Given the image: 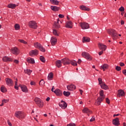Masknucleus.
<instances>
[{"mask_svg":"<svg viewBox=\"0 0 126 126\" xmlns=\"http://www.w3.org/2000/svg\"><path fill=\"white\" fill-rule=\"evenodd\" d=\"M61 62L62 63L64 64V65H66V64H69V63H71L72 65H73L74 66H76V65H77V63H76V61H71L67 58L62 59Z\"/></svg>","mask_w":126,"mask_h":126,"instance_id":"nucleus-1","label":"nucleus"},{"mask_svg":"<svg viewBox=\"0 0 126 126\" xmlns=\"http://www.w3.org/2000/svg\"><path fill=\"white\" fill-rule=\"evenodd\" d=\"M100 96L98 97L95 101V105L99 106L101 104V102L105 99V95L104 94V91L101 90L99 92Z\"/></svg>","mask_w":126,"mask_h":126,"instance_id":"nucleus-2","label":"nucleus"},{"mask_svg":"<svg viewBox=\"0 0 126 126\" xmlns=\"http://www.w3.org/2000/svg\"><path fill=\"white\" fill-rule=\"evenodd\" d=\"M107 32L109 35L112 36L113 40H116V38L118 37V33H117L116 30L111 29L108 30Z\"/></svg>","mask_w":126,"mask_h":126,"instance_id":"nucleus-3","label":"nucleus"},{"mask_svg":"<svg viewBox=\"0 0 126 126\" xmlns=\"http://www.w3.org/2000/svg\"><path fill=\"white\" fill-rule=\"evenodd\" d=\"M15 117L19 120H22L25 118V114L22 111H16L14 114Z\"/></svg>","mask_w":126,"mask_h":126,"instance_id":"nucleus-4","label":"nucleus"},{"mask_svg":"<svg viewBox=\"0 0 126 126\" xmlns=\"http://www.w3.org/2000/svg\"><path fill=\"white\" fill-rule=\"evenodd\" d=\"M34 102L39 108H42L44 106V102H43L41 99L38 97H36L34 99Z\"/></svg>","mask_w":126,"mask_h":126,"instance_id":"nucleus-5","label":"nucleus"},{"mask_svg":"<svg viewBox=\"0 0 126 126\" xmlns=\"http://www.w3.org/2000/svg\"><path fill=\"white\" fill-rule=\"evenodd\" d=\"M34 47H35V48H37V49H39L41 52H46V49L44 48V47L41 45V44L38 42L34 43Z\"/></svg>","mask_w":126,"mask_h":126,"instance_id":"nucleus-6","label":"nucleus"},{"mask_svg":"<svg viewBox=\"0 0 126 126\" xmlns=\"http://www.w3.org/2000/svg\"><path fill=\"white\" fill-rule=\"evenodd\" d=\"M29 26L33 29H36L37 27V23L34 21H30L29 23Z\"/></svg>","mask_w":126,"mask_h":126,"instance_id":"nucleus-7","label":"nucleus"},{"mask_svg":"<svg viewBox=\"0 0 126 126\" xmlns=\"http://www.w3.org/2000/svg\"><path fill=\"white\" fill-rule=\"evenodd\" d=\"M82 56L87 60H88V61H91L92 60V58H91L90 55L87 52H83L82 53Z\"/></svg>","mask_w":126,"mask_h":126,"instance_id":"nucleus-8","label":"nucleus"},{"mask_svg":"<svg viewBox=\"0 0 126 126\" xmlns=\"http://www.w3.org/2000/svg\"><path fill=\"white\" fill-rule=\"evenodd\" d=\"M80 26H81L82 29L85 30L89 28V24L87 23H80Z\"/></svg>","mask_w":126,"mask_h":126,"instance_id":"nucleus-9","label":"nucleus"},{"mask_svg":"<svg viewBox=\"0 0 126 126\" xmlns=\"http://www.w3.org/2000/svg\"><path fill=\"white\" fill-rule=\"evenodd\" d=\"M11 53L14 55H18L19 54V50L16 47L12 48L10 50Z\"/></svg>","mask_w":126,"mask_h":126,"instance_id":"nucleus-10","label":"nucleus"},{"mask_svg":"<svg viewBox=\"0 0 126 126\" xmlns=\"http://www.w3.org/2000/svg\"><path fill=\"white\" fill-rule=\"evenodd\" d=\"M31 57H34V56H37L39 54V51L37 50H32L29 53Z\"/></svg>","mask_w":126,"mask_h":126,"instance_id":"nucleus-11","label":"nucleus"},{"mask_svg":"<svg viewBox=\"0 0 126 126\" xmlns=\"http://www.w3.org/2000/svg\"><path fill=\"white\" fill-rule=\"evenodd\" d=\"M5 81L7 85H8L9 86H12V85H13V81L11 79L7 78L5 79Z\"/></svg>","mask_w":126,"mask_h":126,"instance_id":"nucleus-12","label":"nucleus"},{"mask_svg":"<svg viewBox=\"0 0 126 126\" xmlns=\"http://www.w3.org/2000/svg\"><path fill=\"white\" fill-rule=\"evenodd\" d=\"M98 47L100 50H102V51H106L107 49V46L101 43H98Z\"/></svg>","mask_w":126,"mask_h":126,"instance_id":"nucleus-13","label":"nucleus"},{"mask_svg":"<svg viewBox=\"0 0 126 126\" xmlns=\"http://www.w3.org/2000/svg\"><path fill=\"white\" fill-rule=\"evenodd\" d=\"M59 106L61 107L62 109H65L66 107H67V104L64 101L62 100L61 101V102L59 103Z\"/></svg>","mask_w":126,"mask_h":126,"instance_id":"nucleus-14","label":"nucleus"},{"mask_svg":"<svg viewBox=\"0 0 126 126\" xmlns=\"http://www.w3.org/2000/svg\"><path fill=\"white\" fill-rule=\"evenodd\" d=\"M58 40L57 38L52 36L51 39V43L52 46H55L56 44H57Z\"/></svg>","mask_w":126,"mask_h":126,"instance_id":"nucleus-15","label":"nucleus"},{"mask_svg":"<svg viewBox=\"0 0 126 126\" xmlns=\"http://www.w3.org/2000/svg\"><path fill=\"white\" fill-rule=\"evenodd\" d=\"M54 92L57 96H62L63 95V92L59 89H56Z\"/></svg>","mask_w":126,"mask_h":126,"instance_id":"nucleus-16","label":"nucleus"},{"mask_svg":"<svg viewBox=\"0 0 126 126\" xmlns=\"http://www.w3.org/2000/svg\"><path fill=\"white\" fill-rule=\"evenodd\" d=\"M76 87L73 84H71L70 85L67 86V89L70 91H72L75 89Z\"/></svg>","mask_w":126,"mask_h":126,"instance_id":"nucleus-17","label":"nucleus"},{"mask_svg":"<svg viewBox=\"0 0 126 126\" xmlns=\"http://www.w3.org/2000/svg\"><path fill=\"white\" fill-rule=\"evenodd\" d=\"M66 28H70L71 29L72 28V22L70 21H69L66 23L65 25Z\"/></svg>","mask_w":126,"mask_h":126,"instance_id":"nucleus-18","label":"nucleus"},{"mask_svg":"<svg viewBox=\"0 0 126 126\" xmlns=\"http://www.w3.org/2000/svg\"><path fill=\"white\" fill-rule=\"evenodd\" d=\"M113 124L114 126H120V121H119V118H117L113 120Z\"/></svg>","mask_w":126,"mask_h":126,"instance_id":"nucleus-19","label":"nucleus"},{"mask_svg":"<svg viewBox=\"0 0 126 126\" xmlns=\"http://www.w3.org/2000/svg\"><path fill=\"white\" fill-rule=\"evenodd\" d=\"M125 95V92L123 90H118V96L119 97H123Z\"/></svg>","mask_w":126,"mask_h":126,"instance_id":"nucleus-20","label":"nucleus"},{"mask_svg":"<svg viewBox=\"0 0 126 126\" xmlns=\"http://www.w3.org/2000/svg\"><path fill=\"white\" fill-rule=\"evenodd\" d=\"M80 8L82 10H85L86 11H90V8H89V7H86V6H84V5L80 6Z\"/></svg>","mask_w":126,"mask_h":126,"instance_id":"nucleus-21","label":"nucleus"},{"mask_svg":"<svg viewBox=\"0 0 126 126\" xmlns=\"http://www.w3.org/2000/svg\"><path fill=\"white\" fill-rule=\"evenodd\" d=\"M62 63V61H60V60H57L55 62L56 66H57V67H58L59 68H60V67H61Z\"/></svg>","mask_w":126,"mask_h":126,"instance_id":"nucleus-22","label":"nucleus"},{"mask_svg":"<svg viewBox=\"0 0 126 126\" xmlns=\"http://www.w3.org/2000/svg\"><path fill=\"white\" fill-rule=\"evenodd\" d=\"M82 42L83 43H89V42H90V38H89V37L84 36L82 38Z\"/></svg>","mask_w":126,"mask_h":126,"instance_id":"nucleus-23","label":"nucleus"},{"mask_svg":"<svg viewBox=\"0 0 126 126\" xmlns=\"http://www.w3.org/2000/svg\"><path fill=\"white\" fill-rule=\"evenodd\" d=\"M21 88L23 92H25V93H27V92H28V89H27V87L26 86H21Z\"/></svg>","mask_w":126,"mask_h":126,"instance_id":"nucleus-24","label":"nucleus"},{"mask_svg":"<svg viewBox=\"0 0 126 126\" xmlns=\"http://www.w3.org/2000/svg\"><path fill=\"white\" fill-rule=\"evenodd\" d=\"M2 60L3 62H12V59L6 56L3 57Z\"/></svg>","mask_w":126,"mask_h":126,"instance_id":"nucleus-25","label":"nucleus"},{"mask_svg":"<svg viewBox=\"0 0 126 126\" xmlns=\"http://www.w3.org/2000/svg\"><path fill=\"white\" fill-rule=\"evenodd\" d=\"M50 1L52 4L55 5H59V3H60V1H58V0H50Z\"/></svg>","mask_w":126,"mask_h":126,"instance_id":"nucleus-26","label":"nucleus"},{"mask_svg":"<svg viewBox=\"0 0 126 126\" xmlns=\"http://www.w3.org/2000/svg\"><path fill=\"white\" fill-rule=\"evenodd\" d=\"M83 113L84 114H89V113H91V111L89 110L88 108L85 107L82 110Z\"/></svg>","mask_w":126,"mask_h":126,"instance_id":"nucleus-27","label":"nucleus"},{"mask_svg":"<svg viewBox=\"0 0 126 126\" xmlns=\"http://www.w3.org/2000/svg\"><path fill=\"white\" fill-rule=\"evenodd\" d=\"M51 8L53 11H58L60 10V7H57V6H51Z\"/></svg>","mask_w":126,"mask_h":126,"instance_id":"nucleus-28","label":"nucleus"},{"mask_svg":"<svg viewBox=\"0 0 126 126\" xmlns=\"http://www.w3.org/2000/svg\"><path fill=\"white\" fill-rule=\"evenodd\" d=\"M27 61L28 63H35V61L31 58H28Z\"/></svg>","mask_w":126,"mask_h":126,"instance_id":"nucleus-29","label":"nucleus"},{"mask_svg":"<svg viewBox=\"0 0 126 126\" xmlns=\"http://www.w3.org/2000/svg\"><path fill=\"white\" fill-rule=\"evenodd\" d=\"M59 20H58V22H55L54 23V26L55 27V28L58 29V28H60V27H61V26L60 25V23H59Z\"/></svg>","mask_w":126,"mask_h":126,"instance_id":"nucleus-30","label":"nucleus"},{"mask_svg":"<svg viewBox=\"0 0 126 126\" xmlns=\"http://www.w3.org/2000/svg\"><path fill=\"white\" fill-rule=\"evenodd\" d=\"M109 67V66L107 64H104L103 65L101 66V68L103 69V71H105V69H107Z\"/></svg>","mask_w":126,"mask_h":126,"instance_id":"nucleus-31","label":"nucleus"},{"mask_svg":"<svg viewBox=\"0 0 126 126\" xmlns=\"http://www.w3.org/2000/svg\"><path fill=\"white\" fill-rule=\"evenodd\" d=\"M100 86L102 89H104V90H107L108 89V86H107L105 84L102 83L101 85H100Z\"/></svg>","mask_w":126,"mask_h":126,"instance_id":"nucleus-32","label":"nucleus"},{"mask_svg":"<svg viewBox=\"0 0 126 126\" xmlns=\"http://www.w3.org/2000/svg\"><path fill=\"white\" fill-rule=\"evenodd\" d=\"M8 7L9 8H15L16 7V5L15 4H9L8 5Z\"/></svg>","mask_w":126,"mask_h":126,"instance_id":"nucleus-33","label":"nucleus"},{"mask_svg":"<svg viewBox=\"0 0 126 126\" xmlns=\"http://www.w3.org/2000/svg\"><path fill=\"white\" fill-rule=\"evenodd\" d=\"M53 76H54V75L52 74V73H50V74H49L48 76V80H52Z\"/></svg>","mask_w":126,"mask_h":126,"instance_id":"nucleus-34","label":"nucleus"},{"mask_svg":"<svg viewBox=\"0 0 126 126\" xmlns=\"http://www.w3.org/2000/svg\"><path fill=\"white\" fill-rule=\"evenodd\" d=\"M63 94L66 97H68V96H69V95H70V92L64 91L63 93Z\"/></svg>","mask_w":126,"mask_h":126,"instance_id":"nucleus-35","label":"nucleus"},{"mask_svg":"<svg viewBox=\"0 0 126 126\" xmlns=\"http://www.w3.org/2000/svg\"><path fill=\"white\" fill-rule=\"evenodd\" d=\"M53 34L55 35V36H59L60 32L58 31H57V30H54L53 31Z\"/></svg>","mask_w":126,"mask_h":126,"instance_id":"nucleus-36","label":"nucleus"},{"mask_svg":"<svg viewBox=\"0 0 126 126\" xmlns=\"http://www.w3.org/2000/svg\"><path fill=\"white\" fill-rule=\"evenodd\" d=\"M25 73H27V74H29V75H30L31 74V72H32V71L30 69H26L25 70Z\"/></svg>","mask_w":126,"mask_h":126,"instance_id":"nucleus-37","label":"nucleus"},{"mask_svg":"<svg viewBox=\"0 0 126 126\" xmlns=\"http://www.w3.org/2000/svg\"><path fill=\"white\" fill-rule=\"evenodd\" d=\"M40 60L41 62L42 63H45L46 62V60H45V58L43 56H40Z\"/></svg>","mask_w":126,"mask_h":126,"instance_id":"nucleus-38","label":"nucleus"},{"mask_svg":"<svg viewBox=\"0 0 126 126\" xmlns=\"http://www.w3.org/2000/svg\"><path fill=\"white\" fill-rule=\"evenodd\" d=\"M18 41L20 43H22L23 44H25V45H26L27 44V42L24 41V40H23V39H19Z\"/></svg>","mask_w":126,"mask_h":126,"instance_id":"nucleus-39","label":"nucleus"},{"mask_svg":"<svg viewBox=\"0 0 126 126\" xmlns=\"http://www.w3.org/2000/svg\"><path fill=\"white\" fill-rule=\"evenodd\" d=\"M1 92L4 93L6 92V89H5V88H4V87L2 86L1 87Z\"/></svg>","mask_w":126,"mask_h":126,"instance_id":"nucleus-40","label":"nucleus"},{"mask_svg":"<svg viewBox=\"0 0 126 126\" xmlns=\"http://www.w3.org/2000/svg\"><path fill=\"white\" fill-rule=\"evenodd\" d=\"M15 28L16 30H18V29L20 28V26H19V25L16 24L15 25Z\"/></svg>","mask_w":126,"mask_h":126,"instance_id":"nucleus-41","label":"nucleus"},{"mask_svg":"<svg viewBox=\"0 0 126 126\" xmlns=\"http://www.w3.org/2000/svg\"><path fill=\"white\" fill-rule=\"evenodd\" d=\"M45 84V82L44 81V80H41L39 82V85H41V86H43Z\"/></svg>","mask_w":126,"mask_h":126,"instance_id":"nucleus-42","label":"nucleus"},{"mask_svg":"<svg viewBox=\"0 0 126 126\" xmlns=\"http://www.w3.org/2000/svg\"><path fill=\"white\" fill-rule=\"evenodd\" d=\"M119 10L120 11L123 12V11H125V8L123 6H121L119 9Z\"/></svg>","mask_w":126,"mask_h":126,"instance_id":"nucleus-43","label":"nucleus"},{"mask_svg":"<svg viewBox=\"0 0 126 126\" xmlns=\"http://www.w3.org/2000/svg\"><path fill=\"white\" fill-rule=\"evenodd\" d=\"M116 70H117V71H120V70H121L122 69V68H121L120 66H117L116 67Z\"/></svg>","mask_w":126,"mask_h":126,"instance_id":"nucleus-44","label":"nucleus"},{"mask_svg":"<svg viewBox=\"0 0 126 126\" xmlns=\"http://www.w3.org/2000/svg\"><path fill=\"white\" fill-rule=\"evenodd\" d=\"M8 101H9V100H8V99H3L2 100V103H3L4 104H5V103H7V102H8Z\"/></svg>","mask_w":126,"mask_h":126,"instance_id":"nucleus-45","label":"nucleus"},{"mask_svg":"<svg viewBox=\"0 0 126 126\" xmlns=\"http://www.w3.org/2000/svg\"><path fill=\"white\" fill-rule=\"evenodd\" d=\"M75 124L74 123H70L69 124H68L67 126H75Z\"/></svg>","mask_w":126,"mask_h":126,"instance_id":"nucleus-46","label":"nucleus"},{"mask_svg":"<svg viewBox=\"0 0 126 126\" xmlns=\"http://www.w3.org/2000/svg\"><path fill=\"white\" fill-rule=\"evenodd\" d=\"M98 82H99V84H100V85L102 84V79L100 78H99L98 79Z\"/></svg>","mask_w":126,"mask_h":126,"instance_id":"nucleus-47","label":"nucleus"},{"mask_svg":"<svg viewBox=\"0 0 126 126\" xmlns=\"http://www.w3.org/2000/svg\"><path fill=\"white\" fill-rule=\"evenodd\" d=\"M95 121V117L93 116L92 119L90 120V122H94Z\"/></svg>","mask_w":126,"mask_h":126,"instance_id":"nucleus-48","label":"nucleus"},{"mask_svg":"<svg viewBox=\"0 0 126 126\" xmlns=\"http://www.w3.org/2000/svg\"><path fill=\"white\" fill-rule=\"evenodd\" d=\"M59 17L60 18H63V17H64V16H63V14H59Z\"/></svg>","mask_w":126,"mask_h":126,"instance_id":"nucleus-49","label":"nucleus"},{"mask_svg":"<svg viewBox=\"0 0 126 126\" xmlns=\"http://www.w3.org/2000/svg\"><path fill=\"white\" fill-rule=\"evenodd\" d=\"M106 102L107 104H110V100L109 99V98H106Z\"/></svg>","mask_w":126,"mask_h":126,"instance_id":"nucleus-50","label":"nucleus"},{"mask_svg":"<svg viewBox=\"0 0 126 126\" xmlns=\"http://www.w3.org/2000/svg\"><path fill=\"white\" fill-rule=\"evenodd\" d=\"M31 85H35V82H34L33 81H32L31 82Z\"/></svg>","mask_w":126,"mask_h":126,"instance_id":"nucleus-51","label":"nucleus"},{"mask_svg":"<svg viewBox=\"0 0 126 126\" xmlns=\"http://www.w3.org/2000/svg\"><path fill=\"white\" fill-rule=\"evenodd\" d=\"M7 124L10 126H12V124H11V123H10V122H9V121H7Z\"/></svg>","mask_w":126,"mask_h":126,"instance_id":"nucleus-52","label":"nucleus"},{"mask_svg":"<svg viewBox=\"0 0 126 126\" xmlns=\"http://www.w3.org/2000/svg\"><path fill=\"white\" fill-rule=\"evenodd\" d=\"M103 53H104V52L102 50L101 51L99 52L98 53L99 56H101V55H102L103 54Z\"/></svg>","mask_w":126,"mask_h":126,"instance_id":"nucleus-53","label":"nucleus"},{"mask_svg":"<svg viewBox=\"0 0 126 126\" xmlns=\"http://www.w3.org/2000/svg\"><path fill=\"white\" fill-rule=\"evenodd\" d=\"M14 63H19V61H18V60H15L14 61Z\"/></svg>","mask_w":126,"mask_h":126,"instance_id":"nucleus-54","label":"nucleus"},{"mask_svg":"<svg viewBox=\"0 0 126 126\" xmlns=\"http://www.w3.org/2000/svg\"><path fill=\"white\" fill-rule=\"evenodd\" d=\"M123 73L124 74H125V75H126V69H125L123 71H122Z\"/></svg>","mask_w":126,"mask_h":126,"instance_id":"nucleus-55","label":"nucleus"},{"mask_svg":"<svg viewBox=\"0 0 126 126\" xmlns=\"http://www.w3.org/2000/svg\"><path fill=\"white\" fill-rule=\"evenodd\" d=\"M55 89V86H52V89H51V91L52 92H55V91H54V90Z\"/></svg>","mask_w":126,"mask_h":126,"instance_id":"nucleus-56","label":"nucleus"},{"mask_svg":"<svg viewBox=\"0 0 126 126\" xmlns=\"http://www.w3.org/2000/svg\"><path fill=\"white\" fill-rule=\"evenodd\" d=\"M120 65L121 66H124L125 65V63H121L120 64Z\"/></svg>","mask_w":126,"mask_h":126,"instance_id":"nucleus-57","label":"nucleus"},{"mask_svg":"<svg viewBox=\"0 0 126 126\" xmlns=\"http://www.w3.org/2000/svg\"><path fill=\"white\" fill-rule=\"evenodd\" d=\"M81 95H82V93H83V91L82 90H79Z\"/></svg>","mask_w":126,"mask_h":126,"instance_id":"nucleus-58","label":"nucleus"},{"mask_svg":"<svg viewBox=\"0 0 126 126\" xmlns=\"http://www.w3.org/2000/svg\"><path fill=\"white\" fill-rule=\"evenodd\" d=\"M78 63L80 64L81 63V60L79 59L78 61Z\"/></svg>","mask_w":126,"mask_h":126,"instance_id":"nucleus-59","label":"nucleus"},{"mask_svg":"<svg viewBox=\"0 0 126 126\" xmlns=\"http://www.w3.org/2000/svg\"><path fill=\"white\" fill-rule=\"evenodd\" d=\"M121 23L122 25H124V24H125V22L124 21H121Z\"/></svg>","mask_w":126,"mask_h":126,"instance_id":"nucleus-60","label":"nucleus"},{"mask_svg":"<svg viewBox=\"0 0 126 126\" xmlns=\"http://www.w3.org/2000/svg\"><path fill=\"white\" fill-rule=\"evenodd\" d=\"M15 86H18L17 85V79H16V81H15Z\"/></svg>","mask_w":126,"mask_h":126,"instance_id":"nucleus-61","label":"nucleus"},{"mask_svg":"<svg viewBox=\"0 0 126 126\" xmlns=\"http://www.w3.org/2000/svg\"><path fill=\"white\" fill-rule=\"evenodd\" d=\"M14 87L16 89V90H18V86H15Z\"/></svg>","mask_w":126,"mask_h":126,"instance_id":"nucleus-62","label":"nucleus"},{"mask_svg":"<svg viewBox=\"0 0 126 126\" xmlns=\"http://www.w3.org/2000/svg\"><path fill=\"white\" fill-rule=\"evenodd\" d=\"M46 100V101H50V97H47Z\"/></svg>","mask_w":126,"mask_h":126,"instance_id":"nucleus-63","label":"nucleus"},{"mask_svg":"<svg viewBox=\"0 0 126 126\" xmlns=\"http://www.w3.org/2000/svg\"><path fill=\"white\" fill-rule=\"evenodd\" d=\"M119 115H120V114H116H116H114V117H118V116H119Z\"/></svg>","mask_w":126,"mask_h":126,"instance_id":"nucleus-64","label":"nucleus"}]
</instances>
